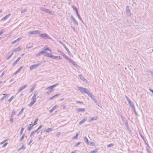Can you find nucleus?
Returning <instances> with one entry per match:
<instances>
[{
	"mask_svg": "<svg viewBox=\"0 0 153 153\" xmlns=\"http://www.w3.org/2000/svg\"><path fill=\"white\" fill-rule=\"evenodd\" d=\"M78 90L82 93H85L88 94H90L91 95V98L92 97V94H90L89 91L88 89L82 87H79L78 88Z\"/></svg>",
	"mask_w": 153,
	"mask_h": 153,
	"instance_id": "f257e3e1",
	"label": "nucleus"
},
{
	"mask_svg": "<svg viewBox=\"0 0 153 153\" xmlns=\"http://www.w3.org/2000/svg\"><path fill=\"white\" fill-rule=\"evenodd\" d=\"M45 56L54 59H61V58L60 56H53L51 53H46L45 54Z\"/></svg>",
	"mask_w": 153,
	"mask_h": 153,
	"instance_id": "f03ea898",
	"label": "nucleus"
},
{
	"mask_svg": "<svg viewBox=\"0 0 153 153\" xmlns=\"http://www.w3.org/2000/svg\"><path fill=\"white\" fill-rule=\"evenodd\" d=\"M40 65V64L38 63L37 64L32 65L30 67V70H32L35 69Z\"/></svg>",
	"mask_w": 153,
	"mask_h": 153,
	"instance_id": "7ed1b4c3",
	"label": "nucleus"
},
{
	"mask_svg": "<svg viewBox=\"0 0 153 153\" xmlns=\"http://www.w3.org/2000/svg\"><path fill=\"white\" fill-rule=\"evenodd\" d=\"M58 84H56L53 85L51 86H50L47 88V89H49V91L50 92H52L53 91V88L56 86Z\"/></svg>",
	"mask_w": 153,
	"mask_h": 153,
	"instance_id": "20e7f679",
	"label": "nucleus"
},
{
	"mask_svg": "<svg viewBox=\"0 0 153 153\" xmlns=\"http://www.w3.org/2000/svg\"><path fill=\"white\" fill-rule=\"evenodd\" d=\"M40 36L44 38H48V35L46 33L41 34L40 35Z\"/></svg>",
	"mask_w": 153,
	"mask_h": 153,
	"instance_id": "39448f33",
	"label": "nucleus"
},
{
	"mask_svg": "<svg viewBox=\"0 0 153 153\" xmlns=\"http://www.w3.org/2000/svg\"><path fill=\"white\" fill-rule=\"evenodd\" d=\"M30 33L31 34H36L40 33L39 32L38 30H36L34 31H32L30 32Z\"/></svg>",
	"mask_w": 153,
	"mask_h": 153,
	"instance_id": "423d86ee",
	"label": "nucleus"
},
{
	"mask_svg": "<svg viewBox=\"0 0 153 153\" xmlns=\"http://www.w3.org/2000/svg\"><path fill=\"white\" fill-rule=\"evenodd\" d=\"M11 15V14H9L8 15H7L5 16H4V17H3L2 19H1V20L3 21H4L5 20L7 19Z\"/></svg>",
	"mask_w": 153,
	"mask_h": 153,
	"instance_id": "0eeeda50",
	"label": "nucleus"
},
{
	"mask_svg": "<svg viewBox=\"0 0 153 153\" xmlns=\"http://www.w3.org/2000/svg\"><path fill=\"white\" fill-rule=\"evenodd\" d=\"M32 102L28 105L30 106H31L34 104V103L36 102V100H31Z\"/></svg>",
	"mask_w": 153,
	"mask_h": 153,
	"instance_id": "6e6552de",
	"label": "nucleus"
},
{
	"mask_svg": "<svg viewBox=\"0 0 153 153\" xmlns=\"http://www.w3.org/2000/svg\"><path fill=\"white\" fill-rule=\"evenodd\" d=\"M53 130V129L52 128H47L45 130V131L46 132H49L51 131H52Z\"/></svg>",
	"mask_w": 153,
	"mask_h": 153,
	"instance_id": "1a4fd4ad",
	"label": "nucleus"
},
{
	"mask_svg": "<svg viewBox=\"0 0 153 153\" xmlns=\"http://www.w3.org/2000/svg\"><path fill=\"white\" fill-rule=\"evenodd\" d=\"M20 59H21L20 57H19L18 58L16 59V60L13 63V65H15L19 60Z\"/></svg>",
	"mask_w": 153,
	"mask_h": 153,
	"instance_id": "9d476101",
	"label": "nucleus"
},
{
	"mask_svg": "<svg viewBox=\"0 0 153 153\" xmlns=\"http://www.w3.org/2000/svg\"><path fill=\"white\" fill-rule=\"evenodd\" d=\"M3 95H4V96L2 97V98L1 99V101L3 100L7 96L8 94H3Z\"/></svg>",
	"mask_w": 153,
	"mask_h": 153,
	"instance_id": "9b49d317",
	"label": "nucleus"
},
{
	"mask_svg": "<svg viewBox=\"0 0 153 153\" xmlns=\"http://www.w3.org/2000/svg\"><path fill=\"white\" fill-rule=\"evenodd\" d=\"M26 87V85H24V86L21 87L19 89V91H22L23 89L25 88Z\"/></svg>",
	"mask_w": 153,
	"mask_h": 153,
	"instance_id": "f8f14e48",
	"label": "nucleus"
},
{
	"mask_svg": "<svg viewBox=\"0 0 153 153\" xmlns=\"http://www.w3.org/2000/svg\"><path fill=\"white\" fill-rule=\"evenodd\" d=\"M46 52L44 51V50L43 51H40L38 54V55H39L41 54L45 53Z\"/></svg>",
	"mask_w": 153,
	"mask_h": 153,
	"instance_id": "ddd939ff",
	"label": "nucleus"
},
{
	"mask_svg": "<svg viewBox=\"0 0 153 153\" xmlns=\"http://www.w3.org/2000/svg\"><path fill=\"white\" fill-rule=\"evenodd\" d=\"M34 125H33V124L32 125L30 124L29 125V126L28 128V130L30 131L33 127V126Z\"/></svg>",
	"mask_w": 153,
	"mask_h": 153,
	"instance_id": "4468645a",
	"label": "nucleus"
},
{
	"mask_svg": "<svg viewBox=\"0 0 153 153\" xmlns=\"http://www.w3.org/2000/svg\"><path fill=\"white\" fill-rule=\"evenodd\" d=\"M59 94H56L55 95H54L53 96H52V97H50L49 99L50 100H52L54 98L56 97L59 95Z\"/></svg>",
	"mask_w": 153,
	"mask_h": 153,
	"instance_id": "2eb2a0df",
	"label": "nucleus"
},
{
	"mask_svg": "<svg viewBox=\"0 0 153 153\" xmlns=\"http://www.w3.org/2000/svg\"><path fill=\"white\" fill-rule=\"evenodd\" d=\"M44 49V51H48L50 52L52 51V50L51 49L49 48H45Z\"/></svg>",
	"mask_w": 153,
	"mask_h": 153,
	"instance_id": "dca6fc26",
	"label": "nucleus"
},
{
	"mask_svg": "<svg viewBox=\"0 0 153 153\" xmlns=\"http://www.w3.org/2000/svg\"><path fill=\"white\" fill-rule=\"evenodd\" d=\"M86 120V119L84 118L83 119H82V120H81L80 122L79 123V124H82V123H83Z\"/></svg>",
	"mask_w": 153,
	"mask_h": 153,
	"instance_id": "f3484780",
	"label": "nucleus"
},
{
	"mask_svg": "<svg viewBox=\"0 0 153 153\" xmlns=\"http://www.w3.org/2000/svg\"><path fill=\"white\" fill-rule=\"evenodd\" d=\"M38 118H36L35 119V120L34 122H33V125H35L36 124L37 122L38 121Z\"/></svg>",
	"mask_w": 153,
	"mask_h": 153,
	"instance_id": "a211bd4d",
	"label": "nucleus"
},
{
	"mask_svg": "<svg viewBox=\"0 0 153 153\" xmlns=\"http://www.w3.org/2000/svg\"><path fill=\"white\" fill-rule=\"evenodd\" d=\"M36 131H37V130H36L32 131L30 134V136L31 137L34 134V133H36Z\"/></svg>",
	"mask_w": 153,
	"mask_h": 153,
	"instance_id": "6ab92c4d",
	"label": "nucleus"
},
{
	"mask_svg": "<svg viewBox=\"0 0 153 153\" xmlns=\"http://www.w3.org/2000/svg\"><path fill=\"white\" fill-rule=\"evenodd\" d=\"M98 118V117H94L92 118H91V121H92L93 120H97Z\"/></svg>",
	"mask_w": 153,
	"mask_h": 153,
	"instance_id": "aec40b11",
	"label": "nucleus"
},
{
	"mask_svg": "<svg viewBox=\"0 0 153 153\" xmlns=\"http://www.w3.org/2000/svg\"><path fill=\"white\" fill-rule=\"evenodd\" d=\"M36 94H34L33 97L32 98L31 100H33V99L36 100Z\"/></svg>",
	"mask_w": 153,
	"mask_h": 153,
	"instance_id": "412c9836",
	"label": "nucleus"
},
{
	"mask_svg": "<svg viewBox=\"0 0 153 153\" xmlns=\"http://www.w3.org/2000/svg\"><path fill=\"white\" fill-rule=\"evenodd\" d=\"M79 77L83 81H84L85 80H86L81 75H79Z\"/></svg>",
	"mask_w": 153,
	"mask_h": 153,
	"instance_id": "4be33fe9",
	"label": "nucleus"
},
{
	"mask_svg": "<svg viewBox=\"0 0 153 153\" xmlns=\"http://www.w3.org/2000/svg\"><path fill=\"white\" fill-rule=\"evenodd\" d=\"M77 110L79 111H85V109L84 108L78 109Z\"/></svg>",
	"mask_w": 153,
	"mask_h": 153,
	"instance_id": "5701e85b",
	"label": "nucleus"
},
{
	"mask_svg": "<svg viewBox=\"0 0 153 153\" xmlns=\"http://www.w3.org/2000/svg\"><path fill=\"white\" fill-rule=\"evenodd\" d=\"M14 97L13 96H12L11 98H10L8 100V101L9 102H10L14 98Z\"/></svg>",
	"mask_w": 153,
	"mask_h": 153,
	"instance_id": "b1692460",
	"label": "nucleus"
},
{
	"mask_svg": "<svg viewBox=\"0 0 153 153\" xmlns=\"http://www.w3.org/2000/svg\"><path fill=\"white\" fill-rule=\"evenodd\" d=\"M25 147L24 146V145H22L21 147L19 149V150H20L21 149H25Z\"/></svg>",
	"mask_w": 153,
	"mask_h": 153,
	"instance_id": "393cba45",
	"label": "nucleus"
},
{
	"mask_svg": "<svg viewBox=\"0 0 153 153\" xmlns=\"http://www.w3.org/2000/svg\"><path fill=\"white\" fill-rule=\"evenodd\" d=\"M114 146V145L113 143H110L107 146V147H112Z\"/></svg>",
	"mask_w": 153,
	"mask_h": 153,
	"instance_id": "a878e982",
	"label": "nucleus"
},
{
	"mask_svg": "<svg viewBox=\"0 0 153 153\" xmlns=\"http://www.w3.org/2000/svg\"><path fill=\"white\" fill-rule=\"evenodd\" d=\"M13 53H12L9 56H7V59H9L13 55Z\"/></svg>",
	"mask_w": 153,
	"mask_h": 153,
	"instance_id": "bb28decb",
	"label": "nucleus"
},
{
	"mask_svg": "<svg viewBox=\"0 0 153 153\" xmlns=\"http://www.w3.org/2000/svg\"><path fill=\"white\" fill-rule=\"evenodd\" d=\"M58 107V106L57 105H54L53 108L52 109L54 110L56 109Z\"/></svg>",
	"mask_w": 153,
	"mask_h": 153,
	"instance_id": "cd10ccee",
	"label": "nucleus"
},
{
	"mask_svg": "<svg viewBox=\"0 0 153 153\" xmlns=\"http://www.w3.org/2000/svg\"><path fill=\"white\" fill-rule=\"evenodd\" d=\"M12 115H15L16 114V112L14 110H13L11 113Z\"/></svg>",
	"mask_w": 153,
	"mask_h": 153,
	"instance_id": "c85d7f7f",
	"label": "nucleus"
},
{
	"mask_svg": "<svg viewBox=\"0 0 153 153\" xmlns=\"http://www.w3.org/2000/svg\"><path fill=\"white\" fill-rule=\"evenodd\" d=\"M8 144V143H4V145L2 146V147L3 148H4L7 145V144Z\"/></svg>",
	"mask_w": 153,
	"mask_h": 153,
	"instance_id": "c756f323",
	"label": "nucleus"
},
{
	"mask_svg": "<svg viewBox=\"0 0 153 153\" xmlns=\"http://www.w3.org/2000/svg\"><path fill=\"white\" fill-rule=\"evenodd\" d=\"M4 32L3 30H2L0 31V35L2 34Z\"/></svg>",
	"mask_w": 153,
	"mask_h": 153,
	"instance_id": "7c9ffc66",
	"label": "nucleus"
},
{
	"mask_svg": "<svg viewBox=\"0 0 153 153\" xmlns=\"http://www.w3.org/2000/svg\"><path fill=\"white\" fill-rule=\"evenodd\" d=\"M42 126H41V125H40L39 127H38V128L36 130H37V131L39 130V129H40L41 128H42Z\"/></svg>",
	"mask_w": 153,
	"mask_h": 153,
	"instance_id": "2f4dec72",
	"label": "nucleus"
},
{
	"mask_svg": "<svg viewBox=\"0 0 153 153\" xmlns=\"http://www.w3.org/2000/svg\"><path fill=\"white\" fill-rule=\"evenodd\" d=\"M19 71L18 70L16 71L14 74V75H16L18 72H19Z\"/></svg>",
	"mask_w": 153,
	"mask_h": 153,
	"instance_id": "473e14b6",
	"label": "nucleus"
},
{
	"mask_svg": "<svg viewBox=\"0 0 153 153\" xmlns=\"http://www.w3.org/2000/svg\"><path fill=\"white\" fill-rule=\"evenodd\" d=\"M24 135H23L20 139V140L22 141L24 138Z\"/></svg>",
	"mask_w": 153,
	"mask_h": 153,
	"instance_id": "72a5a7b5",
	"label": "nucleus"
},
{
	"mask_svg": "<svg viewBox=\"0 0 153 153\" xmlns=\"http://www.w3.org/2000/svg\"><path fill=\"white\" fill-rule=\"evenodd\" d=\"M45 12H47V13H50L51 12L48 9H46L45 10Z\"/></svg>",
	"mask_w": 153,
	"mask_h": 153,
	"instance_id": "f704fd0d",
	"label": "nucleus"
},
{
	"mask_svg": "<svg viewBox=\"0 0 153 153\" xmlns=\"http://www.w3.org/2000/svg\"><path fill=\"white\" fill-rule=\"evenodd\" d=\"M23 130H24V128H22L21 129V131H20V133L21 134H22V131H23Z\"/></svg>",
	"mask_w": 153,
	"mask_h": 153,
	"instance_id": "c9c22d12",
	"label": "nucleus"
},
{
	"mask_svg": "<svg viewBox=\"0 0 153 153\" xmlns=\"http://www.w3.org/2000/svg\"><path fill=\"white\" fill-rule=\"evenodd\" d=\"M23 66H21L18 69V70L20 71L21 70Z\"/></svg>",
	"mask_w": 153,
	"mask_h": 153,
	"instance_id": "e433bc0d",
	"label": "nucleus"
},
{
	"mask_svg": "<svg viewBox=\"0 0 153 153\" xmlns=\"http://www.w3.org/2000/svg\"><path fill=\"white\" fill-rule=\"evenodd\" d=\"M34 89V88H32L30 89V91L31 92H33Z\"/></svg>",
	"mask_w": 153,
	"mask_h": 153,
	"instance_id": "4c0bfd02",
	"label": "nucleus"
},
{
	"mask_svg": "<svg viewBox=\"0 0 153 153\" xmlns=\"http://www.w3.org/2000/svg\"><path fill=\"white\" fill-rule=\"evenodd\" d=\"M32 142V140H30V141L29 142V143H28V145H30V143Z\"/></svg>",
	"mask_w": 153,
	"mask_h": 153,
	"instance_id": "58836bf2",
	"label": "nucleus"
},
{
	"mask_svg": "<svg viewBox=\"0 0 153 153\" xmlns=\"http://www.w3.org/2000/svg\"><path fill=\"white\" fill-rule=\"evenodd\" d=\"M21 39V38H18L16 40H17V41H19L20 39Z\"/></svg>",
	"mask_w": 153,
	"mask_h": 153,
	"instance_id": "ea45409f",
	"label": "nucleus"
},
{
	"mask_svg": "<svg viewBox=\"0 0 153 153\" xmlns=\"http://www.w3.org/2000/svg\"><path fill=\"white\" fill-rule=\"evenodd\" d=\"M53 111H54V110L52 109V108L50 110V112H52Z\"/></svg>",
	"mask_w": 153,
	"mask_h": 153,
	"instance_id": "a19ab883",
	"label": "nucleus"
},
{
	"mask_svg": "<svg viewBox=\"0 0 153 153\" xmlns=\"http://www.w3.org/2000/svg\"><path fill=\"white\" fill-rule=\"evenodd\" d=\"M53 111H54V110L52 109V108L50 110V112H52Z\"/></svg>",
	"mask_w": 153,
	"mask_h": 153,
	"instance_id": "79ce46f5",
	"label": "nucleus"
},
{
	"mask_svg": "<svg viewBox=\"0 0 153 153\" xmlns=\"http://www.w3.org/2000/svg\"><path fill=\"white\" fill-rule=\"evenodd\" d=\"M24 108H22V109H21V113H22V112L23 111V110H24Z\"/></svg>",
	"mask_w": 153,
	"mask_h": 153,
	"instance_id": "37998d69",
	"label": "nucleus"
},
{
	"mask_svg": "<svg viewBox=\"0 0 153 153\" xmlns=\"http://www.w3.org/2000/svg\"><path fill=\"white\" fill-rule=\"evenodd\" d=\"M17 42V40H15L14 41H13V42H12V44H13L14 43H15V42Z\"/></svg>",
	"mask_w": 153,
	"mask_h": 153,
	"instance_id": "c03bdc74",
	"label": "nucleus"
},
{
	"mask_svg": "<svg viewBox=\"0 0 153 153\" xmlns=\"http://www.w3.org/2000/svg\"><path fill=\"white\" fill-rule=\"evenodd\" d=\"M60 134V133L59 132L57 134V136H58Z\"/></svg>",
	"mask_w": 153,
	"mask_h": 153,
	"instance_id": "a18cd8bd",
	"label": "nucleus"
},
{
	"mask_svg": "<svg viewBox=\"0 0 153 153\" xmlns=\"http://www.w3.org/2000/svg\"><path fill=\"white\" fill-rule=\"evenodd\" d=\"M7 140H5L2 143H1V144H2L3 143H4V142H5Z\"/></svg>",
	"mask_w": 153,
	"mask_h": 153,
	"instance_id": "49530a36",
	"label": "nucleus"
},
{
	"mask_svg": "<svg viewBox=\"0 0 153 153\" xmlns=\"http://www.w3.org/2000/svg\"><path fill=\"white\" fill-rule=\"evenodd\" d=\"M3 75H4V73H3L2 74H1V77Z\"/></svg>",
	"mask_w": 153,
	"mask_h": 153,
	"instance_id": "de8ad7c7",
	"label": "nucleus"
},
{
	"mask_svg": "<svg viewBox=\"0 0 153 153\" xmlns=\"http://www.w3.org/2000/svg\"><path fill=\"white\" fill-rule=\"evenodd\" d=\"M86 138V141H87L88 140V139L86 137H85Z\"/></svg>",
	"mask_w": 153,
	"mask_h": 153,
	"instance_id": "09e8293b",
	"label": "nucleus"
},
{
	"mask_svg": "<svg viewBox=\"0 0 153 153\" xmlns=\"http://www.w3.org/2000/svg\"><path fill=\"white\" fill-rule=\"evenodd\" d=\"M10 120L11 121H13V119L12 118L10 119Z\"/></svg>",
	"mask_w": 153,
	"mask_h": 153,
	"instance_id": "8fccbe9b",
	"label": "nucleus"
},
{
	"mask_svg": "<svg viewBox=\"0 0 153 153\" xmlns=\"http://www.w3.org/2000/svg\"><path fill=\"white\" fill-rule=\"evenodd\" d=\"M2 82V81H1L0 82V84Z\"/></svg>",
	"mask_w": 153,
	"mask_h": 153,
	"instance_id": "3c124183",
	"label": "nucleus"
},
{
	"mask_svg": "<svg viewBox=\"0 0 153 153\" xmlns=\"http://www.w3.org/2000/svg\"><path fill=\"white\" fill-rule=\"evenodd\" d=\"M41 137H39V139H41Z\"/></svg>",
	"mask_w": 153,
	"mask_h": 153,
	"instance_id": "603ef678",
	"label": "nucleus"
},
{
	"mask_svg": "<svg viewBox=\"0 0 153 153\" xmlns=\"http://www.w3.org/2000/svg\"><path fill=\"white\" fill-rule=\"evenodd\" d=\"M68 60L69 61H70V59H69V58H68Z\"/></svg>",
	"mask_w": 153,
	"mask_h": 153,
	"instance_id": "864d4df0",
	"label": "nucleus"
},
{
	"mask_svg": "<svg viewBox=\"0 0 153 153\" xmlns=\"http://www.w3.org/2000/svg\"><path fill=\"white\" fill-rule=\"evenodd\" d=\"M24 54H22V55H24Z\"/></svg>",
	"mask_w": 153,
	"mask_h": 153,
	"instance_id": "5fc2aeb1",
	"label": "nucleus"
},
{
	"mask_svg": "<svg viewBox=\"0 0 153 153\" xmlns=\"http://www.w3.org/2000/svg\"><path fill=\"white\" fill-rule=\"evenodd\" d=\"M50 153H53L52 152H51Z\"/></svg>",
	"mask_w": 153,
	"mask_h": 153,
	"instance_id": "6e6d98bb",
	"label": "nucleus"
},
{
	"mask_svg": "<svg viewBox=\"0 0 153 153\" xmlns=\"http://www.w3.org/2000/svg\"><path fill=\"white\" fill-rule=\"evenodd\" d=\"M152 51H153V49L152 50Z\"/></svg>",
	"mask_w": 153,
	"mask_h": 153,
	"instance_id": "4d7b16f0",
	"label": "nucleus"
}]
</instances>
